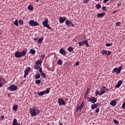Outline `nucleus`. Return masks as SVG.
<instances>
[{
	"label": "nucleus",
	"mask_w": 125,
	"mask_h": 125,
	"mask_svg": "<svg viewBox=\"0 0 125 125\" xmlns=\"http://www.w3.org/2000/svg\"><path fill=\"white\" fill-rule=\"evenodd\" d=\"M26 53H27V50L26 51L22 50L21 52L17 51L15 52V57L16 58H21V57L25 56L26 55Z\"/></svg>",
	"instance_id": "f257e3e1"
},
{
	"label": "nucleus",
	"mask_w": 125,
	"mask_h": 125,
	"mask_svg": "<svg viewBox=\"0 0 125 125\" xmlns=\"http://www.w3.org/2000/svg\"><path fill=\"white\" fill-rule=\"evenodd\" d=\"M40 113V110L39 109H35L34 106H33L30 109V113L32 116H36Z\"/></svg>",
	"instance_id": "f03ea898"
},
{
	"label": "nucleus",
	"mask_w": 125,
	"mask_h": 125,
	"mask_svg": "<svg viewBox=\"0 0 125 125\" xmlns=\"http://www.w3.org/2000/svg\"><path fill=\"white\" fill-rule=\"evenodd\" d=\"M87 100H88V102H92V103L94 104L97 101V98L94 96L87 97Z\"/></svg>",
	"instance_id": "7ed1b4c3"
},
{
	"label": "nucleus",
	"mask_w": 125,
	"mask_h": 125,
	"mask_svg": "<svg viewBox=\"0 0 125 125\" xmlns=\"http://www.w3.org/2000/svg\"><path fill=\"white\" fill-rule=\"evenodd\" d=\"M7 89L10 91H15L18 89V86L15 84H11Z\"/></svg>",
	"instance_id": "20e7f679"
},
{
	"label": "nucleus",
	"mask_w": 125,
	"mask_h": 125,
	"mask_svg": "<svg viewBox=\"0 0 125 125\" xmlns=\"http://www.w3.org/2000/svg\"><path fill=\"white\" fill-rule=\"evenodd\" d=\"M123 69V66H119L118 68L116 67L114 68L112 71V72H115L116 74H119L120 73L121 71H122V70Z\"/></svg>",
	"instance_id": "39448f33"
},
{
	"label": "nucleus",
	"mask_w": 125,
	"mask_h": 125,
	"mask_svg": "<svg viewBox=\"0 0 125 125\" xmlns=\"http://www.w3.org/2000/svg\"><path fill=\"white\" fill-rule=\"evenodd\" d=\"M101 54L103 55L110 56L112 54L111 51H108L107 50H103L101 51Z\"/></svg>",
	"instance_id": "423d86ee"
},
{
	"label": "nucleus",
	"mask_w": 125,
	"mask_h": 125,
	"mask_svg": "<svg viewBox=\"0 0 125 125\" xmlns=\"http://www.w3.org/2000/svg\"><path fill=\"white\" fill-rule=\"evenodd\" d=\"M29 23L30 26L35 27L39 25V23L37 21H35L34 20H31Z\"/></svg>",
	"instance_id": "0eeeda50"
},
{
	"label": "nucleus",
	"mask_w": 125,
	"mask_h": 125,
	"mask_svg": "<svg viewBox=\"0 0 125 125\" xmlns=\"http://www.w3.org/2000/svg\"><path fill=\"white\" fill-rule=\"evenodd\" d=\"M58 103L60 106H62V105L65 106L66 105L65 102L62 98H60L58 99Z\"/></svg>",
	"instance_id": "6e6552de"
},
{
	"label": "nucleus",
	"mask_w": 125,
	"mask_h": 125,
	"mask_svg": "<svg viewBox=\"0 0 125 125\" xmlns=\"http://www.w3.org/2000/svg\"><path fill=\"white\" fill-rule=\"evenodd\" d=\"M65 24L68 27H70V26H71L72 27H74V24L73 23V22L68 20L66 21Z\"/></svg>",
	"instance_id": "1a4fd4ad"
},
{
	"label": "nucleus",
	"mask_w": 125,
	"mask_h": 125,
	"mask_svg": "<svg viewBox=\"0 0 125 125\" xmlns=\"http://www.w3.org/2000/svg\"><path fill=\"white\" fill-rule=\"evenodd\" d=\"M59 20L60 23H63L67 20V18L66 17H60Z\"/></svg>",
	"instance_id": "9d476101"
},
{
	"label": "nucleus",
	"mask_w": 125,
	"mask_h": 125,
	"mask_svg": "<svg viewBox=\"0 0 125 125\" xmlns=\"http://www.w3.org/2000/svg\"><path fill=\"white\" fill-rule=\"evenodd\" d=\"M60 53L63 56H66L67 52L63 48H62L60 50Z\"/></svg>",
	"instance_id": "9b49d317"
},
{
	"label": "nucleus",
	"mask_w": 125,
	"mask_h": 125,
	"mask_svg": "<svg viewBox=\"0 0 125 125\" xmlns=\"http://www.w3.org/2000/svg\"><path fill=\"white\" fill-rule=\"evenodd\" d=\"M117 103V101L116 100H112L110 102V105L113 106H115Z\"/></svg>",
	"instance_id": "f8f14e48"
},
{
	"label": "nucleus",
	"mask_w": 125,
	"mask_h": 125,
	"mask_svg": "<svg viewBox=\"0 0 125 125\" xmlns=\"http://www.w3.org/2000/svg\"><path fill=\"white\" fill-rule=\"evenodd\" d=\"M122 84H123V81L121 80L119 81L116 85V88H119Z\"/></svg>",
	"instance_id": "ddd939ff"
},
{
	"label": "nucleus",
	"mask_w": 125,
	"mask_h": 125,
	"mask_svg": "<svg viewBox=\"0 0 125 125\" xmlns=\"http://www.w3.org/2000/svg\"><path fill=\"white\" fill-rule=\"evenodd\" d=\"M0 83L3 85L5 83V80L2 77H0Z\"/></svg>",
	"instance_id": "4468645a"
},
{
	"label": "nucleus",
	"mask_w": 125,
	"mask_h": 125,
	"mask_svg": "<svg viewBox=\"0 0 125 125\" xmlns=\"http://www.w3.org/2000/svg\"><path fill=\"white\" fill-rule=\"evenodd\" d=\"M48 19H46L44 21L42 22V24L43 25V27H45L47 25H48Z\"/></svg>",
	"instance_id": "2eb2a0df"
},
{
	"label": "nucleus",
	"mask_w": 125,
	"mask_h": 125,
	"mask_svg": "<svg viewBox=\"0 0 125 125\" xmlns=\"http://www.w3.org/2000/svg\"><path fill=\"white\" fill-rule=\"evenodd\" d=\"M97 106L98 105L97 104H91V109H92V110H94V109L96 108Z\"/></svg>",
	"instance_id": "dca6fc26"
},
{
	"label": "nucleus",
	"mask_w": 125,
	"mask_h": 125,
	"mask_svg": "<svg viewBox=\"0 0 125 125\" xmlns=\"http://www.w3.org/2000/svg\"><path fill=\"white\" fill-rule=\"evenodd\" d=\"M82 42H83V44L86 45V47H89V44H88V42L87 40H84Z\"/></svg>",
	"instance_id": "f3484780"
},
{
	"label": "nucleus",
	"mask_w": 125,
	"mask_h": 125,
	"mask_svg": "<svg viewBox=\"0 0 125 125\" xmlns=\"http://www.w3.org/2000/svg\"><path fill=\"white\" fill-rule=\"evenodd\" d=\"M105 15V13L103 12V13L98 14L97 17H98V18H101V17H103Z\"/></svg>",
	"instance_id": "a211bd4d"
},
{
	"label": "nucleus",
	"mask_w": 125,
	"mask_h": 125,
	"mask_svg": "<svg viewBox=\"0 0 125 125\" xmlns=\"http://www.w3.org/2000/svg\"><path fill=\"white\" fill-rule=\"evenodd\" d=\"M105 90H106V89H104L103 88L100 89V91H101V92L100 93V95H102L104 94L105 93Z\"/></svg>",
	"instance_id": "6ab92c4d"
},
{
	"label": "nucleus",
	"mask_w": 125,
	"mask_h": 125,
	"mask_svg": "<svg viewBox=\"0 0 125 125\" xmlns=\"http://www.w3.org/2000/svg\"><path fill=\"white\" fill-rule=\"evenodd\" d=\"M42 64V61L41 60H38L35 63V65H41Z\"/></svg>",
	"instance_id": "aec40b11"
},
{
	"label": "nucleus",
	"mask_w": 125,
	"mask_h": 125,
	"mask_svg": "<svg viewBox=\"0 0 125 125\" xmlns=\"http://www.w3.org/2000/svg\"><path fill=\"white\" fill-rule=\"evenodd\" d=\"M30 70H31V67H28L27 69H25L24 73L28 74V73L30 71Z\"/></svg>",
	"instance_id": "412c9836"
},
{
	"label": "nucleus",
	"mask_w": 125,
	"mask_h": 125,
	"mask_svg": "<svg viewBox=\"0 0 125 125\" xmlns=\"http://www.w3.org/2000/svg\"><path fill=\"white\" fill-rule=\"evenodd\" d=\"M29 53L32 54L33 55H34L36 53V50L33 49H31L29 52Z\"/></svg>",
	"instance_id": "4be33fe9"
},
{
	"label": "nucleus",
	"mask_w": 125,
	"mask_h": 125,
	"mask_svg": "<svg viewBox=\"0 0 125 125\" xmlns=\"http://www.w3.org/2000/svg\"><path fill=\"white\" fill-rule=\"evenodd\" d=\"M45 94V91H42L39 92H38V94L39 96H43Z\"/></svg>",
	"instance_id": "5701e85b"
},
{
	"label": "nucleus",
	"mask_w": 125,
	"mask_h": 125,
	"mask_svg": "<svg viewBox=\"0 0 125 125\" xmlns=\"http://www.w3.org/2000/svg\"><path fill=\"white\" fill-rule=\"evenodd\" d=\"M44 39L43 37H41L40 38L39 40H38V43L39 44V43H41V42H42L43 41Z\"/></svg>",
	"instance_id": "b1692460"
},
{
	"label": "nucleus",
	"mask_w": 125,
	"mask_h": 125,
	"mask_svg": "<svg viewBox=\"0 0 125 125\" xmlns=\"http://www.w3.org/2000/svg\"><path fill=\"white\" fill-rule=\"evenodd\" d=\"M90 91V88H87V90L86 91V92H85V96H87L88 92Z\"/></svg>",
	"instance_id": "393cba45"
},
{
	"label": "nucleus",
	"mask_w": 125,
	"mask_h": 125,
	"mask_svg": "<svg viewBox=\"0 0 125 125\" xmlns=\"http://www.w3.org/2000/svg\"><path fill=\"white\" fill-rule=\"evenodd\" d=\"M28 9L30 11H32L33 10V9H34V7H33V6L32 5H30L28 7Z\"/></svg>",
	"instance_id": "a878e982"
},
{
	"label": "nucleus",
	"mask_w": 125,
	"mask_h": 125,
	"mask_svg": "<svg viewBox=\"0 0 125 125\" xmlns=\"http://www.w3.org/2000/svg\"><path fill=\"white\" fill-rule=\"evenodd\" d=\"M58 63L60 65H62V61L61 59H59L58 61Z\"/></svg>",
	"instance_id": "bb28decb"
},
{
	"label": "nucleus",
	"mask_w": 125,
	"mask_h": 125,
	"mask_svg": "<svg viewBox=\"0 0 125 125\" xmlns=\"http://www.w3.org/2000/svg\"><path fill=\"white\" fill-rule=\"evenodd\" d=\"M102 7V6L100 4H97V5H96V8H97V9H101Z\"/></svg>",
	"instance_id": "cd10ccee"
},
{
	"label": "nucleus",
	"mask_w": 125,
	"mask_h": 125,
	"mask_svg": "<svg viewBox=\"0 0 125 125\" xmlns=\"http://www.w3.org/2000/svg\"><path fill=\"white\" fill-rule=\"evenodd\" d=\"M18 105L17 104H16V105H14L13 106V109L14 111H17V110L18 109Z\"/></svg>",
	"instance_id": "c85d7f7f"
},
{
	"label": "nucleus",
	"mask_w": 125,
	"mask_h": 125,
	"mask_svg": "<svg viewBox=\"0 0 125 125\" xmlns=\"http://www.w3.org/2000/svg\"><path fill=\"white\" fill-rule=\"evenodd\" d=\"M18 123H17V119L15 118L13 120V125H17Z\"/></svg>",
	"instance_id": "c756f323"
},
{
	"label": "nucleus",
	"mask_w": 125,
	"mask_h": 125,
	"mask_svg": "<svg viewBox=\"0 0 125 125\" xmlns=\"http://www.w3.org/2000/svg\"><path fill=\"white\" fill-rule=\"evenodd\" d=\"M67 50L69 52H71L73 51V48L72 47H69L67 48Z\"/></svg>",
	"instance_id": "7c9ffc66"
},
{
	"label": "nucleus",
	"mask_w": 125,
	"mask_h": 125,
	"mask_svg": "<svg viewBox=\"0 0 125 125\" xmlns=\"http://www.w3.org/2000/svg\"><path fill=\"white\" fill-rule=\"evenodd\" d=\"M113 122L114 124H116V125H119V122L118 120H116L115 119H113Z\"/></svg>",
	"instance_id": "2f4dec72"
},
{
	"label": "nucleus",
	"mask_w": 125,
	"mask_h": 125,
	"mask_svg": "<svg viewBox=\"0 0 125 125\" xmlns=\"http://www.w3.org/2000/svg\"><path fill=\"white\" fill-rule=\"evenodd\" d=\"M84 101H82L81 102V103H80V105H79V106L83 108V106H84Z\"/></svg>",
	"instance_id": "473e14b6"
},
{
	"label": "nucleus",
	"mask_w": 125,
	"mask_h": 125,
	"mask_svg": "<svg viewBox=\"0 0 125 125\" xmlns=\"http://www.w3.org/2000/svg\"><path fill=\"white\" fill-rule=\"evenodd\" d=\"M14 24L15 25L17 26H19V23H18V20H16L15 22H14Z\"/></svg>",
	"instance_id": "72a5a7b5"
},
{
	"label": "nucleus",
	"mask_w": 125,
	"mask_h": 125,
	"mask_svg": "<svg viewBox=\"0 0 125 125\" xmlns=\"http://www.w3.org/2000/svg\"><path fill=\"white\" fill-rule=\"evenodd\" d=\"M113 45V43H108L105 44V46L106 47H110L111 46Z\"/></svg>",
	"instance_id": "f704fd0d"
},
{
	"label": "nucleus",
	"mask_w": 125,
	"mask_h": 125,
	"mask_svg": "<svg viewBox=\"0 0 125 125\" xmlns=\"http://www.w3.org/2000/svg\"><path fill=\"white\" fill-rule=\"evenodd\" d=\"M41 75L42 77H43V78H46V75L44 73H41Z\"/></svg>",
	"instance_id": "c9c22d12"
},
{
	"label": "nucleus",
	"mask_w": 125,
	"mask_h": 125,
	"mask_svg": "<svg viewBox=\"0 0 125 125\" xmlns=\"http://www.w3.org/2000/svg\"><path fill=\"white\" fill-rule=\"evenodd\" d=\"M39 68H40V66L37 64H35V65L34 66V69L35 70H38Z\"/></svg>",
	"instance_id": "e433bc0d"
},
{
	"label": "nucleus",
	"mask_w": 125,
	"mask_h": 125,
	"mask_svg": "<svg viewBox=\"0 0 125 125\" xmlns=\"http://www.w3.org/2000/svg\"><path fill=\"white\" fill-rule=\"evenodd\" d=\"M41 77V75H40V73H38L36 75V77H35V78L36 79H39Z\"/></svg>",
	"instance_id": "4c0bfd02"
},
{
	"label": "nucleus",
	"mask_w": 125,
	"mask_h": 125,
	"mask_svg": "<svg viewBox=\"0 0 125 125\" xmlns=\"http://www.w3.org/2000/svg\"><path fill=\"white\" fill-rule=\"evenodd\" d=\"M35 83L37 84H39L41 83V81L40 80H36Z\"/></svg>",
	"instance_id": "58836bf2"
},
{
	"label": "nucleus",
	"mask_w": 125,
	"mask_h": 125,
	"mask_svg": "<svg viewBox=\"0 0 125 125\" xmlns=\"http://www.w3.org/2000/svg\"><path fill=\"white\" fill-rule=\"evenodd\" d=\"M78 44H79V47H81L83 45V42H78Z\"/></svg>",
	"instance_id": "ea45409f"
},
{
	"label": "nucleus",
	"mask_w": 125,
	"mask_h": 125,
	"mask_svg": "<svg viewBox=\"0 0 125 125\" xmlns=\"http://www.w3.org/2000/svg\"><path fill=\"white\" fill-rule=\"evenodd\" d=\"M98 95H100V92L99 90H97L96 91V96H98Z\"/></svg>",
	"instance_id": "a19ab883"
},
{
	"label": "nucleus",
	"mask_w": 125,
	"mask_h": 125,
	"mask_svg": "<svg viewBox=\"0 0 125 125\" xmlns=\"http://www.w3.org/2000/svg\"><path fill=\"white\" fill-rule=\"evenodd\" d=\"M121 108L122 109H125V101L122 105Z\"/></svg>",
	"instance_id": "79ce46f5"
},
{
	"label": "nucleus",
	"mask_w": 125,
	"mask_h": 125,
	"mask_svg": "<svg viewBox=\"0 0 125 125\" xmlns=\"http://www.w3.org/2000/svg\"><path fill=\"white\" fill-rule=\"evenodd\" d=\"M83 108L82 107H81V106H77V111H81L82 109Z\"/></svg>",
	"instance_id": "37998d69"
},
{
	"label": "nucleus",
	"mask_w": 125,
	"mask_h": 125,
	"mask_svg": "<svg viewBox=\"0 0 125 125\" xmlns=\"http://www.w3.org/2000/svg\"><path fill=\"white\" fill-rule=\"evenodd\" d=\"M19 23L20 24L22 25L23 23V20H20L19 21Z\"/></svg>",
	"instance_id": "c03bdc74"
},
{
	"label": "nucleus",
	"mask_w": 125,
	"mask_h": 125,
	"mask_svg": "<svg viewBox=\"0 0 125 125\" xmlns=\"http://www.w3.org/2000/svg\"><path fill=\"white\" fill-rule=\"evenodd\" d=\"M44 92H45V94L49 93L50 92V90L48 88H47L46 90L44 91Z\"/></svg>",
	"instance_id": "a18cd8bd"
},
{
	"label": "nucleus",
	"mask_w": 125,
	"mask_h": 125,
	"mask_svg": "<svg viewBox=\"0 0 125 125\" xmlns=\"http://www.w3.org/2000/svg\"><path fill=\"white\" fill-rule=\"evenodd\" d=\"M44 27H46L47 29H48L49 30H51V27L49 26V24L47 25L46 26H45Z\"/></svg>",
	"instance_id": "49530a36"
},
{
	"label": "nucleus",
	"mask_w": 125,
	"mask_h": 125,
	"mask_svg": "<svg viewBox=\"0 0 125 125\" xmlns=\"http://www.w3.org/2000/svg\"><path fill=\"white\" fill-rule=\"evenodd\" d=\"M100 111V109L99 108H97V109H96V110H95V112L96 113H99Z\"/></svg>",
	"instance_id": "de8ad7c7"
},
{
	"label": "nucleus",
	"mask_w": 125,
	"mask_h": 125,
	"mask_svg": "<svg viewBox=\"0 0 125 125\" xmlns=\"http://www.w3.org/2000/svg\"><path fill=\"white\" fill-rule=\"evenodd\" d=\"M103 11H105L107 10V8L105 6H104L102 8Z\"/></svg>",
	"instance_id": "09e8293b"
},
{
	"label": "nucleus",
	"mask_w": 125,
	"mask_h": 125,
	"mask_svg": "<svg viewBox=\"0 0 125 125\" xmlns=\"http://www.w3.org/2000/svg\"><path fill=\"white\" fill-rule=\"evenodd\" d=\"M41 57L42 59H44L45 57V55L44 54H42L41 56Z\"/></svg>",
	"instance_id": "8fccbe9b"
},
{
	"label": "nucleus",
	"mask_w": 125,
	"mask_h": 125,
	"mask_svg": "<svg viewBox=\"0 0 125 125\" xmlns=\"http://www.w3.org/2000/svg\"><path fill=\"white\" fill-rule=\"evenodd\" d=\"M4 115H2V116H1V118H0V121H3V120L4 119Z\"/></svg>",
	"instance_id": "3c124183"
},
{
	"label": "nucleus",
	"mask_w": 125,
	"mask_h": 125,
	"mask_svg": "<svg viewBox=\"0 0 125 125\" xmlns=\"http://www.w3.org/2000/svg\"><path fill=\"white\" fill-rule=\"evenodd\" d=\"M88 2H89L88 0H84V4H86V3H88Z\"/></svg>",
	"instance_id": "603ef678"
},
{
	"label": "nucleus",
	"mask_w": 125,
	"mask_h": 125,
	"mask_svg": "<svg viewBox=\"0 0 125 125\" xmlns=\"http://www.w3.org/2000/svg\"><path fill=\"white\" fill-rule=\"evenodd\" d=\"M79 64H80L79 62L77 61L76 62H75V66H78Z\"/></svg>",
	"instance_id": "864d4df0"
},
{
	"label": "nucleus",
	"mask_w": 125,
	"mask_h": 125,
	"mask_svg": "<svg viewBox=\"0 0 125 125\" xmlns=\"http://www.w3.org/2000/svg\"><path fill=\"white\" fill-rule=\"evenodd\" d=\"M121 25V22H116V25L117 26H119Z\"/></svg>",
	"instance_id": "5fc2aeb1"
},
{
	"label": "nucleus",
	"mask_w": 125,
	"mask_h": 125,
	"mask_svg": "<svg viewBox=\"0 0 125 125\" xmlns=\"http://www.w3.org/2000/svg\"><path fill=\"white\" fill-rule=\"evenodd\" d=\"M39 72H40L41 74L42 73V67L40 68Z\"/></svg>",
	"instance_id": "6e6d98bb"
},
{
	"label": "nucleus",
	"mask_w": 125,
	"mask_h": 125,
	"mask_svg": "<svg viewBox=\"0 0 125 125\" xmlns=\"http://www.w3.org/2000/svg\"><path fill=\"white\" fill-rule=\"evenodd\" d=\"M109 1V0H104V3H106Z\"/></svg>",
	"instance_id": "4d7b16f0"
},
{
	"label": "nucleus",
	"mask_w": 125,
	"mask_h": 125,
	"mask_svg": "<svg viewBox=\"0 0 125 125\" xmlns=\"http://www.w3.org/2000/svg\"><path fill=\"white\" fill-rule=\"evenodd\" d=\"M118 12L117 10H114L112 12V14H115L116 13Z\"/></svg>",
	"instance_id": "13d9d810"
},
{
	"label": "nucleus",
	"mask_w": 125,
	"mask_h": 125,
	"mask_svg": "<svg viewBox=\"0 0 125 125\" xmlns=\"http://www.w3.org/2000/svg\"><path fill=\"white\" fill-rule=\"evenodd\" d=\"M121 5H122L121 3H119V4L117 5V7H119L121 6Z\"/></svg>",
	"instance_id": "bf43d9fd"
},
{
	"label": "nucleus",
	"mask_w": 125,
	"mask_h": 125,
	"mask_svg": "<svg viewBox=\"0 0 125 125\" xmlns=\"http://www.w3.org/2000/svg\"><path fill=\"white\" fill-rule=\"evenodd\" d=\"M3 86V84L2 83H0V87H2Z\"/></svg>",
	"instance_id": "052dcab7"
},
{
	"label": "nucleus",
	"mask_w": 125,
	"mask_h": 125,
	"mask_svg": "<svg viewBox=\"0 0 125 125\" xmlns=\"http://www.w3.org/2000/svg\"><path fill=\"white\" fill-rule=\"evenodd\" d=\"M27 75H28V74L24 73V78H26Z\"/></svg>",
	"instance_id": "680f3d73"
},
{
	"label": "nucleus",
	"mask_w": 125,
	"mask_h": 125,
	"mask_svg": "<svg viewBox=\"0 0 125 125\" xmlns=\"http://www.w3.org/2000/svg\"><path fill=\"white\" fill-rule=\"evenodd\" d=\"M101 89H105L106 87L105 86H103V87L101 88Z\"/></svg>",
	"instance_id": "e2e57ef3"
},
{
	"label": "nucleus",
	"mask_w": 125,
	"mask_h": 125,
	"mask_svg": "<svg viewBox=\"0 0 125 125\" xmlns=\"http://www.w3.org/2000/svg\"><path fill=\"white\" fill-rule=\"evenodd\" d=\"M34 40L35 42H37V41L38 40L37 38H34Z\"/></svg>",
	"instance_id": "0e129e2a"
},
{
	"label": "nucleus",
	"mask_w": 125,
	"mask_h": 125,
	"mask_svg": "<svg viewBox=\"0 0 125 125\" xmlns=\"http://www.w3.org/2000/svg\"><path fill=\"white\" fill-rule=\"evenodd\" d=\"M17 125H21V124L20 123H17Z\"/></svg>",
	"instance_id": "69168bd1"
},
{
	"label": "nucleus",
	"mask_w": 125,
	"mask_h": 125,
	"mask_svg": "<svg viewBox=\"0 0 125 125\" xmlns=\"http://www.w3.org/2000/svg\"><path fill=\"white\" fill-rule=\"evenodd\" d=\"M86 97H87V96H85H85H84V98L85 99H86Z\"/></svg>",
	"instance_id": "338daca9"
},
{
	"label": "nucleus",
	"mask_w": 125,
	"mask_h": 125,
	"mask_svg": "<svg viewBox=\"0 0 125 125\" xmlns=\"http://www.w3.org/2000/svg\"><path fill=\"white\" fill-rule=\"evenodd\" d=\"M59 125H63L62 124H60Z\"/></svg>",
	"instance_id": "774afa93"
}]
</instances>
